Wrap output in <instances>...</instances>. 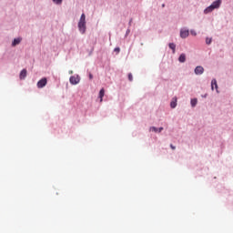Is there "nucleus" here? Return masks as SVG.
Returning <instances> with one entry per match:
<instances>
[{"label":"nucleus","instance_id":"obj_1","mask_svg":"<svg viewBox=\"0 0 233 233\" xmlns=\"http://www.w3.org/2000/svg\"><path fill=\"white\" fill-rule=\"evenodd\" d=\"M219 6H221V0H217L204 10V14H210V12H213L216 8H219Z\"/></svg>","mask_w":233,"mask_h":233},{"label":"nucleus","instance_id":"obj_2","mask_svg":"<svg viewBox=\"0 0 233 233\" xmlns=\"http://www.w3.org/2000/svg\"><path fill=\"white\" fill-rule=\"evenodd\" d=\"M78 28H79L81 34H85V32H86V22L79 21Z\"/></svg>","mask_w":233,"mask_h":233},{"label":"nucleus","instance_id":"obj_3","mask_svg":"<svg viewBox=\"0 0 233 233\" xmlns=\"http://www.w3.org/2000/svg\"><path fill=\"white\" fill-rule=\"evenodd\" d=\"M79 81H81V79L79 78V76H72L69 78V82L71 83V85H78Z\"/></svg>","mask_w":233,"mask_h":233},{"label":"nucleus","instance_id":"obj_4","mask_svg":"<svg viewBox=\"0 0 233 233\" xmlns=\"http://www.w3.org/2000/svg\"><path fill=\"white\" fill-rule=\"evenodd\" d=\"M46 83H48V81L46 80V77L40 79L37 82V88H45V86H46Z\"/></svg>","mask_w":233,"mask_h":233},{"label":"nucleus","instance_id":"obj_5","mask_svg":"<svg viewBox=\"0 0 233 233\" xmlns=\"http://www.w3.org/2000/svg\"><path fill=\"white\" fill-rule=\"evenodd\" d=\"M203 72H205V68H203V66H198L195 68V74L197 76H201V74H203Z\"/></svg>","mask_w":233,"mask_h":233},{"label":"nucleus","instance_id":"obj_6","mask_svg":"<svg viewBox=\"0 0 233 233\" xmlns=\"http://www.w3.org/2000/svg\"><path fill=\"white\" fill-rule=\"evenodd\" d=\"M188 35H189L188 30H181L180 31V37H182V39H187V37H188Z\"/></svg>","mask_w":233,"mask_h":233},{"label":"nucleus","instance_id":"obj_7","mask_svg":"<svg viewBox=\"0 0 233 233\" xmlns=\"http://www.w3.org/2000/svg\"><path fill=\"white\" fill-rule=\"evenodd\" d=\"M214 86H215L217 92H218V81L216 80V78H214V79L211 81V90H214Z\"/></svg>","mask_w":233,"mask_h":233},{"label":"nucleus","instance_id":"obj_8","mask_svg":"<svg viewBox=\"0 0 233 233\" xmlns=\"http://www.w3.org/2000/svg\"><path fill=\"white\" fill-rule=\"evenodd\" d=\"M179 63H185L187 61V56L185 54H181L178 57Z\"/></svg>","mask_w":233,"mask_h":233},{"label":"nucleus","instance_id":"obj_9","mask_svg":"<svg viewBox=\"0 0 233 233\" xmlns=\"http://www.w3.org/2000/svg\"><path fill=\"white\" fill-rule=\"evenodd\" d=\"M170 106L171 108H176V106H177V98L174 97L173 100L170 103Z\"/></svg>","mask_w":233,"mask_h":233},{"label":"nucleus","instance_id":"obj_10","mask_svg":"<svg viewBox=\"0 0 233 233\" xmlns=\"http://www.w3.org/2000/svg\"><path fill=\"white\" fill-rule=\"evenodd\" d=\"M98 97L100 98V103H103V97H105V88L100 90Z\"/></svg>","mask_w":233,"mask_h":233},{"label":"nucleus","instance_id":"obj_11","mask_svg":"<svg viewBox=\"0 0 233 233\" xmlns=\"http://www.w3.org/2000/svg\"><path fill=\"white\" fill-rule=\"evenodd\" d=\"M150 130H152V132H159L160 133V132H163V127L157 128L156 127H151Z\"/></svg>","mask_w":233,"mask_h":233},{"label":"nucleus","instance_id":"obj_12","mask_svg":"<svg viewBox=\"0 0 233 233\" xmlns=\"http://www.w3.org/2000/svg\"><path fill=\"white\" fill-rule=\"evenodd\" d=\"M22 38H15L12 45L13 46H16V45H19V43H21Z\"/></svg>","mask_w":233,"mask_h":233},{"label":"nucleus","instance_id":"obj_13","mask_svg":"<svg viewBox=\"0 0 233 233\" xmlns=\"http://www.w3.org/2000/svg\"><path fill=\"white\" fill-rule=\"evenodd\" d=\"M26 77V69H23L20 73V79H25Z\"/></svg>","mask_w":233,"mask_h":233},{"label":"nucleus","instance_id":"obj_14","mask_svg":"<svg viewBox=\"0 0 233 233\" xmlns=\"http://www.w3.org/2000/svg\"><path fill=\"white\" fill-rule=\"evenodd\" d=\"M169 48H170L171 50H173V54H176V44L170 43V44H169Z\"/></svg>","mask_w":233,"mask_h":233},{"label":"nucleus","instance_id":"obj_15","mask_svg":"<svg viewBox=\"0 0 233 233\" xmlns=\"http://www.w3.org/2000/svg\"><path fill=\"white\" fill-rule=\"evenodd\" d=\"M197 105H198V99L197 98L191 99V106H196Z\"/></svg>","mask_w":233,"mask_h":233},{"label":"nucleus","instance_id":"obj_16","mask_svg":"<svg viewBox=\"0 0 233 233\" xmlns=\"http://www.w3.org/2000/svg\"><path fill=\"white\" fill-rule=\"evenodd\" d=\"M53 3H55V5H61L63 0H53Z\"/></svg>","mask_w":233,"mask_h":233},{"label":"nucleus","instance_id":"obj_17","mask_svg":"<svg viewBox=\"0 0 233 233\" xmlns=\"http://www.w3.org/2000/svg\"><path fill=\"white\" fill-rule=\"evenodd\" d=\"M79 21L86 22V15H85V14H82V15H81V17H80V20H79Z\"/></svg>","mask_w":233,"mask_h":233},{"label":"nucleus","instance_id":"obj_18","mask_svg":"<svg viewBox=\"0 0 233 233\" xmlns=\"http://www.w3.org/2000/svg\"><path fill=\"white\" fill-rule=\"evenodd\" d=\"M206 43H207L208 45H210V44L212 43V38L207 37V38H206Z\"/></svg>","mask_w":233,"mask_h":233},{"label":"nucleus","instance_id":"obj_19","mask_svg":"<svg viewBox=\"0 0 233 233\" xmlns=\"http://www.w3.org/2000/svg\"><path fill=\"white\" fill-rule=\"evenodd\" d=\"M128 79L129 81H134V76H132V73L128 74Z\"/></svg>","mask_w":233,"mask_h":233},{"label":"nucleus","instance_id":"obj_20","mask_svg":"<svg viewBox=\"0 0 233 233\" xmlns=\"http://www.w3.org/2000/svg\"><path fill=\"white\" fill-rule=\"evenodd\" d=\"M114 52H116V54H119V52H121V49L119 47H116L114 49Z\"/></svg>","mask_w":233,"mask_h":233},{"label":"nucleus","instance_id":"obj_21","mask_svg":"<svg viewBox=\"0 0 233 233\" xmlns=\"http://www.w3.org/2000/svg\"><path fill=\"white\" fill-rule=\"evenodd\" d=\"M191 35H197V33H196V31H194V30H191Z\"/></svg>","mask_w":233,"mask_h":233},{"label":"nucleus","instance_id":"obj_22","mask_svg":"<svg viewBox=\"0 0 233 233\" xmlns=\"http://www.w3.org/2000/svg\"><path fill=\"white\" fill-rule=\"evenodd\" d=\"M170 148L172 149V150H176V147L174 146V145H170Z\"/></svg>","mask_w":233,"mask_h":233},{"label":"nucleus","instance_id":"obj_23","mask_svg":"<svg viewBox=\"0 0 233 233\" xmlns=\"http://www.w3.org/2000/svg\"><path fill=\"white\" fill-rule=\"evenodd\" d=\"M89 79H94V76H92V74H89Z\"/></svg>","mask_w":233,"mask_h":233},{"label":"nucleus","instance_id":"obj_24","mask_svg":"<svg viewBox=\"0 0 233 233\" xmlns=\"http://www.w3.org/2000/svg\"><path fill=\"white\" fill-rule=\"evenodd\" d=\"M69 74H70V75L74 74V71H72V70H71V71H69Z\"/></svg>","mask_w":233,"mask_h":233},{"label":"nucleus","instance_id":"obj_25","mask_svg":"<svg viewBox=\"0 0 233 233\" xmlns=\"http://www.w3.org/2000/svg\"><path fill=\"white\" fill-rule=\"evenodd\" d=\"M162 8H165V4L162 5Z\"/></svg>","mask_w":233,"mask_h":233}]
</instances>
